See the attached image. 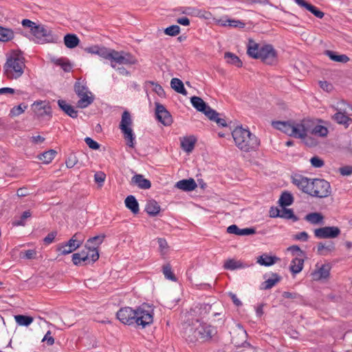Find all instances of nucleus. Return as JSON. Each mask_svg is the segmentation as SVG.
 I'll return each mask as SVG.
<instances>
[{
    "label": "nucleus",
    "instance_id": "51",
    "mask_svg": "<svg viewBox=\"0 0 352 352\" xmlns=\"http://www.w3.org/2000/svg\"><path fill=\"white\" fill-rule=\"evenodd\" d=\"M164 32L168 36H175L179 34L180 28L177 25H172L164 29Z\"/></svg>",
    "mask_w": 352,
    "mask_h": 352
},
{
    "label": "nucleus",
    "instance_id": "16",
    "mask_svg": "<svg viewBox=\"0 0 352 352\" xmlns=\"http://www.w3.org/2000/svg\"><path fill=\"white\" fill-rule=\"evenodd\" d=\"M155 104L157 120L164 126H170L173 122L170 113L167 111L165 107L160 102H155Z\"/></svg>",
    "mask_w": 352,
    "mask_h": 352
},
{
    "label": "nucleus",
    "instance_id": "9",
    "mask_svg": "<svg viewBox=\"0 0 352 352\" xmlns=\"http://www.w3.org/2000/svg\"><path fill=\"white\" fill-rule=\"evenodd\" d=\"M338 112L331 117L338 124L344 125L345 128L349 126V122L352 120L346 114L352 115V108L349 104L346 103L344 100H341L338 103L337 106H332Z\"/></svg>",
    "mask_w": 352,
    "mask_h": 352
},
{
    "label": "nucleus",
    "instance_id": "35",
    "mask_svg": "<svg viewBox=\"0 0 352 352\" xmlns=\"http://www.w3.org/2000/svg\"><path fill=\"white\" fill-rule=\"evenodd\" d=\"M294 203V197L292 193L288 191H284L280 195L278 204L280 207L284 208L291 206Z\"/></svg>",
    "mask_w": 352,
    "mask_h": 352
},
{
    "label": "nucleus",
    "instance_id": "57",
    "mask_svg": "<svg viewBox=\"0 0 352 352\" xmlns=\"http://www.w3.org/2000/svg\"><path fill=\"white\" fill-rule=\"evenodd\" d=\"M290 251L293 254H297L298 256L302 257L305 256V253L302 251L298 245H292L287 249Z\"/></svg>",
    "mask_w": 352,
    "mask_h": 352
},
{
    "label": "nucleus",
    "instance_id": "3",
    "mask_svg": "<svg viewBox=\"0 0 352 352\" xmlns=\"http://www.w3.org/2000/svg\"><path fill=\"white\" fill-rule=\"evenodd\" d=\"M247 54L252 58L260 59L266 65H273L278 62V53L272 45H260L253 39H249Z\"/></svg>",
    "mask_w": 352,
    "mask_h": 352
},
{
    "label": "nucleus",
    "instance_id": "6",
    "mask_svg": "<svg viewBox=\"0 0 352 352\" xmlns=\"http://www.w3.org/2000/svg\"><path fill=\"white\" fill-rule=\"evenodd\" d=\"M133 119L129 111L125 110L121 118L119 129L123 134L126 144L130 148L135 147V135L132 129Z\"/></svg>",
    "mask_w": 352,
    "mask_h": 352
},
{
    "label": "nucleus",
    "instance_id": "11",
    "mask_svg": "<svg viewBox=\"0 0 352 352\" xmlns=\"http://www.w3.org/2000/svg\"><path fill=\"white\" fill-rule=\"evenodd\" d=\"M311 185L310 195L318 197L328 196V188L330 187L328 182L321 179H314L311 181Z\"/></svg>",
    "mask_w": 352,
    "mask_h": 352
},
{
    "label": "nucleus",
    "instance_id": "22",
    "mask_svg": "<svg viewBox=\"0 0 352 352\" xmlns=\"http://www.w3.org/2000/svg\"><path fill=\"white\" fill-rule=\"evenodd\" d=\"M294 1L300 7L305 8L311 13H312L315 16L319 19H322L324 16V12L320 11L318 8L315 6L312 5L310 3L305 0H294Z\"/></svg>",
    "mask_w": 352,
    "mask_h": 352
},
{
    "label": "nucleus",
    "instance_id": "17",
    "mask_svg": "<svg viewBox=\"0 0 352 352\" xmlns=\"http://www.w3.org/2000/svg\"><path fill=\"white\" fill-rule=\"evenodd\" d=\"M85 51L87 53L97 54L100 57L110 60L111 61L115 50L96 45L85 48Z\"/></svg>",
    "mask_w": 352,
    "mask_h": 352
},
{
    "label": "nucleus",
    "instance_id": "38",
    "mask_svg": "<svg viewBox=\"0 0 352 352\" xmlns=\"http://www.w3.org/2000/svg\"><path fill=\"white\" fill-rule=\"evenodd\" d=\"M280 280L281 277L278 274L273 273L272 278H268L261 284V289H270L272 287H273L276 283L280 282Z\"/></svg>",
    "mask_w": 352,
    "mask_h": 352
},
{
    "label": "nucleus",
    "instance_id": "26",
    "mask_svg": "<svg viewBox=\"0 0 352 352\" xmlns=\"http://www.w3.org/2000/svg\"><path fill=\"white\" fill-rule=\"evenodd\" d=\"M175 186L184 191H192L196 188L197 184L194 179L190 178L188 179H182L177 182Z\"/></svg>",
    "mask_w": 352,
    "mask_h": 352
},
{
    "label": "nucleus",
    "instance_id": "36",
    "mask_svg": "<svg viewBox=\"0 0 352 352\" xmlns=\"http://www.w3.org/2000/svg\"><path fill=\"white\" fill-rule=\"evenodd\" d=\"M304 265V259L302 258L296 257L292 259L289 269L292 274H296L300 273Z\"/></svg>",
    "mask_w": 352,
    "mask_h": 352
},
{
    "label": "nucleus",
    "instance_id": "28",
    "mask_svg": "<svg viewBox=\"0 0 352 352\" xmlns=\"http://www.w3.org/2000/svg\"><path fill=\"white\" fill-rule=\"evenodd\" d=\"M280 258L276 256H270L267 254H263L257 258V263L263 266L269 267L275 264Z\"/></svg>",
    "mask_w": 352,
    "mask_h": 352
},
{
    "label": "nucleus",
    "instance_id": "12",
    "mask_svg": "<svg viewBox=\"0 0 352 352\" xmlns=\"http://www.w3.org/2000/svg\"><path fill=\"white\" fill-rule=\"evenodd\" d=\"M120 65H135L137 63V59L130 53L124 51H114L113 58L111 62V66L116 68V65L113 63Z\"/></svg>",
    "mask_w": 352,
    "mask_h": 352
},
{
    "label": "nucleus",
    "instance_id": "23",
    "mask_svg": "<svg viewBox=\"0 0 352 352\" xmlns=\"http://www.w3.org/2000/svg\"><path fill=\"white\" fill-rule=\"evenodd\" d=\"M131 184L137 186L140 189H149L151 186V182L145 179L142 175L136 174L131 178Z\"/></svg>",
    "mask_w": 352,
    "mask_h": 352
},
{
    "label": "nucleus",
    "instance_id": "41",
    "mask_svg": "<svg viewBox=\"0 0 352 352\" xmlns=\"http://www.w3.org/2000/svg\"><path fill=\"white\" fill-rule=\"evenodd\" d=\"M14 319L19 325L23 327H28L34 321L33 317L22 314L14 316Z\"/></svg>",
    "mask_w": 352,
    "mask_h": 352
},
{
    "label": "nucleus",
    "instance_id": "32",
    "mask_svg": "<svg viewBox=\"0 0 352 352\" xmlns=\"http://www.w3.org/2000/svg\"><path fill=\"white\" fill-rule=\"evenodd\" d=\"M305 220L313 225H323L324 216L320 212H311L305 217Z\"/></svg>",
    "mask_w": 352,
    "mask_h": 352
},
{
    "label": "nucleus",
    "instance_id": "2",
    "mask_svg": "<svg viewBox=\"0 0 352 352\" xmlns=\"http://www.w3.org/2000/svg\"><path fill=\"white\" fill-rule=\"evenodd\" d=\"M116 317L124 324H135L144 328L153 322V309L146 304L142 305L135 309L125 307L118 310Z\"/></svg>",
    "mask_w": 352,
    "mask_h": 352
},
{
    "label": "nucleus",
    "instance_id": "61",
    "mask_svg": "<svg viewBox=\"0 0 352 352\" xmlns=\"http://www.w3.org/2000/svg\"><path fill=\"white\" fill-rule=\"evenodd\" d=\"M282 296L285 298L301 299L302 296L296 292H283Z\"/></svg>",
    "mask_w": 352,
    "mask_h": 352
},
{
    "label": "nucleus",
    "instance_id": "30",
    "mask_svg": "<svg viewBox=\"0 0 352 352\" xmlns=\"http://www.w3.org/2000/svg\"><path fill=\"white\" fill-rule=\"evenodd\" d=\"M63 42L67 48L73 49L77 47L80 41L76 34L73 33H68L65 35Z\"/></svg>",
    "mask_w": 352,
    "mask_h": 352
},
{
    "label": "nucleus",
    "instance_id": "62",
    "mask_svg": "<svg viewBox=\"0 0 352 352\" xmlns=\"http://www.w3.org/2000/svg\"><path fill=\"white\" fill-rule=\"evenodd\" d=\"M42 342H46L48 346H52L54 343V338L52 336L50 331H48L44 336Z\"/></svg>",
    "mask_w": 352,
    "mask_h": 352
},
{
    "label": "nucleus",
    "instance_id": "54",
    "mask_svg": "<svg viewBox=\"0 0 352 352\" xmlns=\"http://www.w3.org/2000/svg\"><path fill=\"white\" fill-rule=\"evenodd\" d=\"M78 162L77 157L75 155L71 154L66 160V166L69 168H73Z\"/></svg>",
    "mask_w": 352,
    "mask_h": 352
},
{
    "label": "nucleus",
    "instance_id": "60",
    "mask_svg": "<svg viewBox=\"0 0 352 352\" xmlns=\"http://www.w3.org/2000/svg\"><path fill=\"white\" fill-rule=\"evenodd\" d=\"M338 172L342 176H349L352 174V166H344L338 168Z\"/></svg>",
    "mask_w": 352,
    "mask_h": 352
},
{
    "label": "nucleus",
    "instance_id": "43",
    "mask_svg": "<svg viewBox=\"0 0 352 352\" xmlns=\"http://www.w3.org/2000/svg\"><path fill=\"white\" fill-rule=\"evenodd\" d=\"M56 151L50 149L47 151L43 152L38 155V160H41L44 164H49L55 157Z\"/></svg>",
    "mask_w": 352,
    "mask_h": 352
},
{
    "label": "nucleus",
    "instance_id": "33",
    "mask_svg": "<svg viewBox=\"0 0 352 352\" xmlns=\"http://www.w3.org/2000/svg\"><path fill=\"white\" fill-rule=\"evenodd\" d=\"M51 61L56 65L60 66L65 72H69L72 69V65L70 61L66 58H56L54 57L51 58Z\"/></svg>",
    "mask_w": 352,
    "mask_h": 352
},
{
    "label": "nucleus",
    "instance_id": "44",
    "mask_svg": "<svg viewBox=\"0 0 352 352\" xmlns=\"http://www.w3.org/2000/svg\"><path fill=\"white\" fill-rule=\"evenodd\" d=\"M14 38V32L11 29L0 26V41L7 42Z\"/></svg>",
    "mask_w": 352,
    "mask_h": 352
},
{
    "label": "nucleus",
    "instance_id": "4",
    "mask_svg": "<svg viewBox=\"0 0 352 352\" xmlns=\"http://www.w3.org/2000/svg\"><path fill=\"white\" fill-rule=\"evenodd\" d=\"M232 135L236 146L244 152L256 151L260 144L258 138L242 126H236L232 132Z\"/></svg>",
    "mask_w": 352,
    "mask_h": 352
},
{
    "label": "nucleus",
    "instance_id": "37",
    "mask_svg": "<svg viewBox=\"0 0 352 352\" xmlns=\"http://www.w3.org/2000/svg\"><path fill=\"white\" fill-rule=\"evenodd\" d=\"M170 87L176 92L181 94L184 96H186L188 94L186 89L184 87L183 82L179 78H172L170 81Z\"/></svg>",
    "mask_w": 352,
    "mask_h": 352
},
{
    "label": "nucleus",
    "instance_id": "64",
    "mask_svg": "<svg viewBox=\"0 0 352 352\" xmlns=\"http://www.w3.org/2000/svg\"><path fill=\"white\" fill-rule=\"evenodd\" d=\"M105 178H106V175L102 171L97 172L94 175L95 182L97 184H100V185H101V184H102L104 182Z\"/></svg>",
    "mask_w": 352,
    "mask_h": 352
},
{
    "label": "nucleus",
    "instance_id": "50",
    "mask_svg": "<svg viewBox=\"0 0 352 352\" xmlns=\"http://www.w3.org/2000/svg\"><path fill=\"white\" fill-rule=\"evenodd\" d=\"M350 58L345 54H338L335 52L331 51V60L335 62L346 63L349 61Z\"/></svg>",
    "mask_w": 352,
    "mask_h": 352
},
{
    "label": "nucleus",
    "instance_id": "40",
    "mask_svg": "<svg viewBox=\"0 0 352 352\" xmlns=\"http://www.w3.org/2000/svg\"><path fill=\"white\" fill-rule=\"evenodd\" d=\"M224 58L226 59V62L230 65H233L237 67H241L243 65L241 60L236 54L232 52H226Z\"/></svg>",
    "mask_w": 352,
    "mask_h": 352
},
{
    "label": "nucleus",
    "instance_id": "58",
    "mask_svg": "<svg viewBox=\"0 0 352 352\" xmlns=\"http://www.w3.org/2000/svg\"><path fill=\"white\" fill-rule=\"evenodd\" d=\"M310 162L312 166L315 168H320L323 166L324 162L322 159L318 157V156H314L311 158Z\"/></svg>",
    "mask_w": 352,
    "mask_h": 352
},
{
    "label": "nucleus",
    "instance_id": "20",
    "mask_svg": "<svg viewBox=\"0 0 352 352\" xmlns=\"http://www.w3.org/2000/svg\"><path fill=\"white\" fill-rule=\"evenodd\" d=\"M32 107L34 111L38 113V116H52L51 107L45 104V101H36L32 104Z\"/></svg>",
    "mask_w": 352,
    "mask_h": 352
},
{
    "label": "nucleus",
    "instance_id": "15",
    "mask_svg": "<svg viewBox=\"0 0 352 352\" xmlns=\"http://www.w3.org/2000/svg\"><path fill=\"white\" fill-rule=\"evenodd\" d=\"M311 276L315 281L324 282L327 280L330 276V264L324 263L319 265V263H317L316 270L311 272Z\"/></svg>",
    "mask_w": 352,
    "mask_h": 352
},
{
    "label": "nucleus",
    "instance_id": "24",
    "mask_svg": "<svg viewBox=\"0 0 352 352\" xmlns=\"http://www.w3.org/2000/svg\"><path fill=\"white\" fill-rule=\"evenodd\" d=\"M59 108L67 116L72 118H76L78 117V111L75 108L67 103L64 100H58L57 101Z\"/></svg>",
    "mask_w": 352,
    "mask_h": 352
},
{
    "label": "nucleus",
    "instance_id": "5",
    "mask_svg": "<svg viewBox=\"0 0 352 352\" xmlns=\"http://www.w3.org/2000/svg\"><path fill=\"white\" fill-rule=\"evenodd\" d=\"M21 52H14L8 57L4 65V74L8 79H16L23 74L25 64L24 58L21 56Z\"/></svg>",
    "mask_w": 352,
    "mask_h": 352
},
{
    "label": "nucleus",
    "instance_id": "1",
    "mask_svg": "<svg viewBox=\"0 0 352 352\" xmlns=\"http://www.w3.org/2000/svg\"><path fill=\"white\" fill-rule=\"evenodd\" d=\"M216 327L198 318L187 319L182 324V337L188 344L208 343L217 339Z\"/></svg>",
    "mask_w": 352,
    "mask_h": 352
},
{
    "label": "nucleus",
    "instance_id": "18",
    "mask_svg": "<svg viewBox=\"0 0 352 352\" xmlns=\"http://www.w3.org/2000/svg\"><path fill=\"white\" fill-rule=\"evenodd\" d=\"M311 179L300 175L292 177V183L302 192L310 195L311 190Z\"/></svg>",
    "mask_w": 352,
    "mask_h": 352
},
{
    "label": "nucleus",
    "instance_id": "42",
    "mask_svg": "<svg viewBox=\"0 0 352 352\" xmlns=\"http://www.w3.org/2000/svg\"><path fill=\"white\" fill-rule=\"evenodd\" d=\"M74 89L77 96L90 92L88 87L87 86V82H84V80L80 82V79L75 82Z\"/></svg>",
    "mask_w": 352,
    "mask_h": 352
},
{
    "label": "nucleus",
    "instance_id": "49",
    "mask_svg": "<svg viewBox=\"0 0 352 352\" xmlns=\"http://www.w3.org/2000/svg\"><path fill=\"white\" fill-rule=\"evenodd\" d=\"M32 216V212H30V210H25L24 211L22 214L21 215L20 217V219L19 220H15L14 221L12 222V225L14 226H24L25 224V220L30 217Z\"/></svg>",
    "mask_w": 352,
    "mask_h": 352
},
{
    "label": "nucleus",
    "instance_id": "34",
    "mask_svg": "<svg viewBox=\"0 0 352 352\" xmlns=\"http://www.w3.org/2000/svg\"><path fill=\"white\" fill-rule=\"evenodd\" d=\"M126 207L133 214L139 212V204L133 195H129L124 201Z\"/></svg>",
    "mask_w": 352,
    "mask_h": 352
},
{
    "label": "nucleus",
    "instance_id": "21",
    "mask_svg": "<svg viewBox=\"0 0 352 352\" xmlns=\"http://www.w3.org/2000/svg\"><path fill=\"white\" fill-rule=\"evenodd\" d=\"M227 232L234 234L238 236H249L256 233L254 228H245L241 229L236 225H231L228 227Z\"/></svg>",
    "mask_w": 352,
    "mask_h": 352
},
{
    "label": "nucleus",
    "instance_id": "14",
    "mask_svg": "<svg viewBox=\"0 0 352 352\" xmlns=\"http://www.w3.org/2000/svg\"><path fill=\"white\" fill-rule=\"evenodd\" d=\"M105 238L104 234H100L89 238L85 244V248L91 250V260L96 262L99 258L98 248Z\"/></svg>",
    "mask_w": 352,
    "mask_h": 352
},
{
    "label": "nucleus",
    "instance_id": "46",
    "mask_svg": "<svg viewBox=\"0 0 352 352\" xmlns=\"http://www.w3.org/2000/svg\"><path fill=\"white\" fill-rule=\"evenodd\" d=\"M280 218L292 219L294 222L298 220V217L294 214L293 210L291 208H286L285 207L283 208V210L280 213Z\"/></svg>",
    "mask_w": 352,
    "mask_h": 352
},
{
    "label": "nucleus",
    "instance_id": "27",
    "mask_svg": "<svg viewBox=\"0 0 352 352\" xmlns=\"http://www.w3.org/2000/svg\"><path fill=\"white\" fill-rule=\"evenodd\" d=\"M196 142L197 139L193 135L184 137L181 140V147L186 153H190L194 149Z\"/></svg>",
    "mask_w": 352,
    "mask_h": 352
},
{
    "label": "nucleus",
    "instance_id": "55",
    "mask_svg": "<svg viewBox=\"0 0 352 352\" xmlns=\"http://www.w3.org/2000/svg\"><path fill=\"white\" fill-rule=\"evenodd\" d=\"M150 84L154 86L153 91L159 96H164L165 95V91L162 87L157 84V82H155L153 81H149Z\"/></svg>",
    "mask_w": 352,
    "mask_h": 352
},
{
    "label": "nucleus",
    "instance_id": "63",
    "mask_svg": "<svg viewBox=\"0 0 352 352\" xmlns=\"http://www.w3.org/2000/svg\"><path fill=\"white\" fill-rule=\"evenodd\" d=\"M80 254L77 253H74L72 255V262L75 265L81 266L86 265L83 262V259L82 257L79 256Z\"/></svg>",
    "mask_w": 352,
    "mask_h": 352
},
{
    "label": "nucleus",
    "instance_id": "53",
    "mask_svg": "<svg viewBox=\"0 0 352 352\" xmlns=\"http://www.w3.org/2000/svg\"><path fill=\"white\" fill-rule=\"evenodd\" d=\"M85 142L88 145V146L93 150H97L100 146V144L89 137L85 138Z\"/></svg>",
    "mask_w": 352,
    "mask_h": 352
},
{
    "label": "nucleus",
    "instance_id": "52",
    "mask_svg": "<svg viewBox=\"0 0 352 352\" xmlns=\"http://www.w3.org/2000/svg\"><path fill=\"white\" fill-rule=\"evenodd\" d=\"M330 251V245L327 243L319 242L317 246V252L319 255H327L328 252Z\"/></svg>",
    "mask_w": 352,
    "mask_h": 352
},
{
    "label": "nucleus",
    "instance_id": "13",
    "mask_svg": "<svg viewBox=\"0 0 352 352\" xmlns=\"http://www.w3.org/2000/svg\"><path fill=\"white\" fill-rule=\"evenodd\" d=\"M190 102L192 107L198 111L203 113L209 119L214 118L216 115V111L212 109L202 98L198 96H192L190 98Z\"/></svg>",
    "mask_w": 352,
    "mask_h": 352
},
{
    "label": "nucleus",
    "instance_id": "31",
    "mask_svg": "<svg viewBox=\"0 0 352 352\" xmlns=\"http://www.w3.org/2000/svg\"><path fill=\"white\" fill-rule=\"evenodd\" d=\"M144 210L149 216L155 217L160 211V206L155 200L151 199L146 202Z\"/></svg>",
    "mask_w": 352,
    "mask_h": 352
},
{
    "label": "nucleus",
    "instance_id": "39",
    "mask_svg": "<svg viewBox=\"0 0 352 352\" xmlns=\"http://www.w3.org/2000/svg\"><path fill=\"white\" fill-rule=\"evenodd\" d=\"M219 23L222 26H229L232 28H243L245 25V23L241 21L230 19H220Z\"/></svg>",
    "mask_w": 352,
    "mask_h": 352
},
{
    "label": "nucleus",
    "instance_id": "25",
    "mask_svg": "<svg viewBox=\"0 0 352 352\" xmlns=\"http://www.w3.org/2000/svg\"><path fill=\"white\" fill-rule=\"evenodd\" d=\"M249 267V265L242 262L241 261L229 258L225 261L223 268L228 270H235L238 269H244Z\"/></svg>",
    "mask_w": 352,
    "mask_h": 352
},
{
    "label": "nucleus",
    "instance_id": "56",
    "mask_svg": "<svg viewBox=\"0 0 352 352\" xmlns=\"http://www.w3.org/2000/svg\"><path fill=\"white\" fill-rule=\"evenodd\" d=\"M219 113L216 111V115H214L213 116L214 118H212V119H210V120L215 122L219 126H223V127L226 126H227L226 120L224 118H219Z\"/></svg>",
    "mask_w": 352,
    "mask_h": 352
},
{
    "label": "nucleus",
    "instance_id": "10",
    "mask_svg": "<svg viewBox=\"0 0 352 352\" xmlns=\"http://www.w3.org/2000/svg\"><path fill=\"white\" fill-rule=\"evenodd\" d=\"M302 133H304V138L307 133H311L320 137H324L327 135V128L319 124H315L311 120H302V126H301Z\"/></svg>",
    "mask_w": 352,
    "mask_h": 352
},
{
    "label": "nucleus",
    "instance_id": "7",
    "mask_svg": "<svg viewBox=\"0 0 352 352\" xmlns=\"http://www.w3.org/2000/svg\"><path fill=\"white\" fill-rule=\"evenodd\" d=\"M31 33L34 36L33 41L37 43H57L60 42L58 35L54 34L51 29L43 25H36L34 29H31Z\"/></svg>",
    "mask_w": 352,
    "mask_h": 352
},
{
    "label": "nucleus",
    "instance_id": "8",
    "mask_svg": "<svg viewBox=\"0 0 352 352\" xmlns=\"http://www.w3.org/2000/svg\"><path fill=\"white\" fill-rule=\"evenodd\" d=\"M272 125L274 129L289 136L296 138H304V133H302L301 131L302 121L300 123H295L293 121H272Z\"/></svg>",
    "mask_w": 352,
    "mask_h": 352
},
{
    "label": "nucleus",
    "instance_id": "59",
    "mask_svg": "<svg viewBox=\"0 0 352 352\" xmlns=\"http://www.w3.org/2000/svg\"><path fill=\"white\" fill-rule=\"evenodd\" d=\"M77 254H80L79 256L82 258L83 262L85 265L90 264V258L89 257V249L85 248V250H82L80 252Z\"/></svg>",
    "mask_w": 352,
    "mask_h": 352
},
{
    "label": "nucleus",
    "instance_id": "29",
    "mask_svg": "<svg viewBox=\"0 0 352 352\" xmlns=\"http://www.w3.org/2000/svg\"><path fill=\"white\" fill-rule=\"evenodd\" d=\"M80 99L77 102V107L81 109H85L93 103L94 96L91 92L85 93L82 95L78 96Z\"/></svg>",
    "mask_w": 352,
    "mask_h": 352
},
{
    "label": "nucleus",
    "instance_id": "47",
    "mask_svg": "<svg viewBox=\"0 0 352 352\" xmlns=\"http://www.w3.org/2000/svg\"><path fill=\"white\" fill-rule=\"evenodd\" d=\"M162 272L166 278L173 281L177 280V278L172 272L171 265L169 263L163 265Z\"/></svg>",
    "mask_w": 352,
    "mask_h": 352
},
{
    "label": "nucleus",
    "instance_id": "19",
    "mask_svg": "<svg viewBox=\"0 0 352 352\" xmlns=\"http://www.w3.org/2000/svg\"><path fill=\"white\" fill-rule=\"evenodd\" d=\"M78 248L79 244L75 243L74 239H70L67 243L59 244L56 251L60 252L62 255H66L73 252Z\"/></svg>",
    "mask_w": 352,
    "mask_h": 352
},
{
    "label": "nucleus",
    "instance_id": "48",
    "mask_svg": "<svg viewBox=\"0 0 352 352\" xmlns=\"http://www.w3.org/2000/svg\"><path fill=\"white\" fill-rule=\"evenodd\" d=\"M27 108L28 105L24 103H21L18 106H14L11 109L10 116L11 117L19 116L23 113Z\"/></svg>",
    "mask_w": 352,
    "mask_h": 352
},
{
    "label": "nucleus",
    "instance_id": "45",
    "mask_svg": "<svg viewBox=\"0 0 352 352\" xmlns=\"http://www.w3.org/2000/svg\"><path fill=\"white\" fill-rule=\"evenodd\" d=\"M314 234L318 239H330V226L316 229Z\"/></svg>",
    "mask_w": 352,
    "mask_h": 352
}]
</instances>
